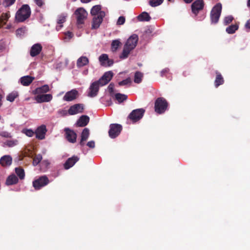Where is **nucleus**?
I'll return each mask as SVG.
<instances>
[{"label":"nucleus","mask_w":250,"mask_h":250,"mask_svg":"<svg viewBox=\"0 0 250 250\" xmlns=\"http://www.w3.org/2000/svg\"><path fill=\"white\" fill-rule=\"evenodd\" d=\"M31 11L28 5H23L17 12L16 19L19 22H22L27 19L30 15Z\"/></svg>","instance_id":"1"},{"label":"nucleus","mask_w":250,"mask_h":250,"mask_svg":"<svg viewBox=\"0 0 250 250\" xmlns=\"http://www.w3.org/2000/svg\"><path fill=\"white\" fill-rule=\"evenodd\" d=\"M168 103L163 98H158L155 102V111L159 114L163 113L167 109Z\"/></svg>","instance_id":"2"},{"label":"nucleus","mask_w":250,"mask_h":250,"mask_svg":"<svg viewBox=\"0 0 250 250\" xmlns=\"http://www.w3.org/2000/svg\"><path fill=\"white\" fill-rule=\"evenodd\" d=\"M222 11V5L217 3L212 9L210 12V19L212 23H217L219 19Z\"/></svg>","instance_id":"3"},{"label":"nucleus","mask_w":250,"mask_h":250,"mask_svg":"<svg viewBox=\"0 0 250 250\" xmlns=\"http://www.w3.org/2000/svg\"><path fill=\"white\" fill-rule=\"evenodd\" d=\"M145 110L143 108L134 109L129 114L128 119L132 123H135L142 118Z\"/></svg>","instance_id":"4"},{"label":"nucleus","mask_w":250,"mask_h":250,"mask_svg":"<svg viewBox=\"0 0 250 250\" xmlns=\"http://www.w3.org/2000/svg\"><path fill=\"white\" fill-rule=\"evenodd\" d=\"M78 24H83L87 17V12L82 7L78 8L74 13Z\"/></svg>","instance_id":"5"},{"label":"nucleus","mask_w":250,"mask_h":250,"mask_svg":"<svg viewBox=\"0 0 250 250\" xmlns=\"http://www.w3.org/2000/svg\"><path fill=\"white\" fill-rule=\"evenodd\" d=\"M49 183V180L45 175L41 176L33 182V186L35 189H40L41 188L46 186Z\"/></svg>","instance_id":"6"},{"label":"nucleus","mask_w":250,"mask_h":250,"mask_svg":"<svg viewBox=\"0 0 250 250\" xmlns=\"http://www.w3.org/2000/svg\"><path fill=\"white\" fill-rule=\"evenodd\" d=\"M122 129L121 125L113 124L110 125V129L108 131L109 136L111 138H115L119 135Z\"/></svg>","instance_id":"7"},{"label":"nucleus","mask_w":250,"mask_h":250,"mask_svg":"<svg viewBox=\"0 0 250 250\" xmlns=\"http://www.w3.org/2000/svg\"><path fill=\"white\" fill-rule=\"evenodd\" d=\"M65 132V136L66 140L71 143H74L76 142L77 134L73 131L68 128H65L64 129Z\"/></svg>","instance_id":"8"},{"label":"nucleus","mask_w":250,"mask_h":250,"mask_svg":"<svg viewBox=\"0 0 250 250\" xmlns=\"http://www.w3.org/2000/svg\"><path fill=\"white\" fill-rule=\"evenodd\" d=\"M204 2L203 0H196L191 4L192 12L195 15H197L199 11L204 8Z\"/></svg>","instance_id":"9"},{"label":"nucleus","mask_w":250,"mask_h":250,"mask_svg":"<svg viewBox=\"0 0 250 250\" xmlns=\"http://www.w3.org/2000/svg\"><path fill=\"white\" fill-rule=\"evenodd\" d=\"M83 109L84 108L83 104H75L69 107L68 110V113L70 115L81 113L83 112Z\"/></svg>","instance_id":"10"},{"label":"nucleus","mask_w":250,"mask_h":250,"mask_svg":"<svg viewBox=\"0 0 250 250\" xmlns=\"http://www.w3.org/2000/svg\"><path fill=\"white\" fill-rule=\"evenodd\" d=\"M100 86H101V83L98 81L92 83L89 88V91L88 96L90 97H95L98 94Z\"/></svg>","instance_id":"11"},{"label":"nucleus","mask_w":250,"mask_h":250,"mask_svg":"<svg viewBox=\"0 0 250 250\" xmlns=\"http://www.w3.org/2000/svg\"><path fill=\"white\" fill-rule=\"evenodd\" d=\"M79 95V92L76 89L67 92L63 97L64 101L70 102L75 100Z\"/></svg>","instance_id":"12"},{"label":"nucleus","mask_w":250,"mask_h":250,"mask_svg":"<svg viewBox=\"0 0 250 250\" xmlns=\"http://www.w3.org/2000/svg\"><path fill=\"white\" fill-rule=\"evenodd\" d=\"M99 61L101 65L104 67L110 66L114 63L113 60L109 59L108 55L106 54H102L99 58Z\"/></svg>","instance_id":"13"},{"label":"nucleus","mask_w":250,"mask_h":250,"mask_svg":"<svg viewBox=\"0 0 250 250\" xmlns=\"http://www.w3.org/2000/svg\"><path fill=\"white\" fill-rule=\"evenodd\" d=\"M105 15L104 12H101L99 16H95L93 18L92 23V29H97L100 27Z\"/></svg>","instance_id":"14"},{"label":"nucleus","mask_w":250,"mask_h":250,"mask_svg":"<svg viewBox=\"0 0 250 250\" xmlns=\"http://www.w3.org/2000/svg\"><path fill=\"white\" fill-rule=\"evenodd\" d=\"M138 41V36L136 34H133L127 39L125 45L130 49L133 50L136 47Z\"/></svg>","instance_id":"15"},{"label":"nucleus","mask_w":250,"mask_h":250,"mask_svg":"<svg viewBox=\"0 0 250 250\" xmlns=\"http://www.w3.org/2000/svg\"><path fill=\"white\" fill-rule=\"evenodd\" d=\"M47 132L46 126L42 125L38 127L35 131L36 137L37 139L42 140L45 138V135Z\"/></svg>","instance_id":"16"},{"label":"nucleus","mask_w":250,"mask_h":250,"mask_svg":"<svg viewBox=\"0 0 250 250\" xmlns=\"http://www.w3.org/2000/svg\"><path fill=\"white\" fill-rule=\"evenodd\" d=\"M113 73L111 71L105 72L98 81L101 83V86L106 84L112 79Z\"/></svg>","instance_id":"17"},{"label":"nucleus","mask_w":250,"mask_h":250,"mask_svg":"<svg viewBox=\"0 0 250 250\" xmlns=\"http://www.w3.org/2000/svg\"><path fill=\"white\" fill-rule=\"evenodd\" d=\"M52 95L50 94H41L37 95L35 99L38 103L49 102L52 100Z\"/></svg>","instance_id":"18"},{"label":"nucleus","mask_w":250,"mask_h":250,"mask_svg":"<svg viewBox=\"0 0 250 250\" xmlns=\"http://www.w3.org/2000/svg\"><path fill=\"white\" fill-rule=\"evenodd\" d=\"M79 160V158L76 156H73L69 158L63 165L65 169H68L72 167Z\"/></svg>","instance_id":"19"},{"label":"nucleus","mask_w":250,"mask_h":250,"mask_svg":"<svg viewBox=\"0 0 250 250\" xmlns=\"http://www.w3.org/2000/svg\"><path fill=\"white\" fill-rule=\"evenodd\" d=\"M42 50V46L40 43L34 44L31 48L30 55L31 57H35L39 55Z\"/></svg>","instance_id":"20"},{"label":"nucleus","mask_w":250,"mask_h":250,"mask_svg":"<svg viewBox=\"0 0 250 250\" xmlns=\"http://www.w3.org/2000/svg\"><path fill=\"white\" fill-rule=\"evenodd\" d=\"M50 88L47 84H44L43 86L36 88L32 91V93L34 95H41L49 91Z\"/></svg>","instance_id":"21"},{"label":"nucleus","mask_w":250,"mask_h":250,"mask_svg":"<svg viewBox=\"0 0 250 250\" xmlns=\"http://www.w3.org/2000/svg\"><path fill=\"white\" fill-rule=\"evenodd\" d=\"M89 122V118L86 115H82L77 122V126L83 127L86 126Z\"/></svg>","instance_id":"22"},{"label":"nucleus","mask_w":250,"mask_h":250,"mask_svg":"<svg viewBox=\"0 0 250 250\" xmlns=\"http://www.w3.org/2000/svg\"><path fill=\"white\" fill-rule=\"evenodd\" d=\"M12 158L10 155H4L0 159V164L3 167H7L12 164Z\"/></svg>","instance_id":"23"},{"label":"nucleus","mask_w":250,"mask_h":250,"mask_svg":"<svg viewBox=\"0 0 250 250\" xmlns=\"http://www.w3.org/2000/svg\"><path fill=\"white\" fill-rule=\"evenodd\" d=\"M34 79V77L27 75L21 77L20 80L22 85L28 86Z\"/></svg>","instance_id":"24"},{"label":"nucleus","mask_w":250,"mask_h":250,"mask_svg":"<svg viewBox=\"0 0 250 250\" xmlns=\"http://www.w3.org/2000/svg\"><path fill=\"white\" fill-rule=\"evenodd\" d=\"M89 136V130L87 128H85L83 130L81 135V141L80 144L82 146L84 145V142L87 140Z\"/></svg>","instance_id":"25"},{"label":"nucleus","mask_w":250,"mask_h":250,"mask_svg":"<svg viewBox=\"0 0 250 250\" xmlns=\"http://www.w3.org/2000/svg\"><path fill=\"white\" fill-rule=\"evenodd\" d=\"M18 177L15 174H11L6 179L5 184L8 186L15 185L18 183Z\"/></svg>","instance_id":"26"},{"label":"nucleus","mask_w":250,"mask_h":250,"mask_svg":"<svg viewBox=\"0 0 250 250\" xmlns=\"http://www.w3.org/2000/svg\"><path fill=\"white\" fill-rule=\"evenodd\" d=\"M88 63V59L86 57L82 56L77 60V66L78 67H81L86 65Z\"/></svg>","instance_id":"27"},{"label":"nucleus","mask_w":250,"mask_h":250,"mask_svg":"<svg viewBox=\"0 0 250 250\" xmlns=\"http://www.w3.org/2000/svg\"><path fill=\"white\" fill-rule=\"evenodd\" d=\"M66 15H61L58 17L57 20L58 25L56 26L57 30H60L63 26V23L66 21Z\"/></svg>","instance_id":"28"},{"label":"nucleus","mask_w":250,"mask_h":250,"mask_svg":"<svg viewBox=\"0 0 250 250\" xmlns=\"http://www.w3.org/2000/svg\"><path fill=\"white\" fill-rule=\"evenodd\" d=\"M101 12H104L101 11V6L100 5H96L94 6L91 9L90 13L93 16H99Z\"/></svg>","instance_id":"29"},{"label":"nucleus","mask_w":250,"mask_h":250,"mask_svg":"<svg viewBox=\"0 0 250 250\" xmlns=\"http://www.w3.org/2000/svg\"><path fill=\"white\" fill-rule=\"evenodd\" d=\"M224 83V79L220 73L216 72V77L214 82L216 87H218Z\"/></svg>","instance_id":"30"},{"label":"nucleus","mask_w":250,"mask_h":250,"mask_svg":"<svg viewBox=\"0 0 250 250\" xmlns=\"http://www.w3.org/2000/svg\"><path fill=\"white\" fill-rule=\"evenodd\" d=\"M131 50V49H130L129 48L124 45L123 52L120 56V58L121 59L126 58Z\"/></svg>","instance_id":"31"},{"label":"nucleus","mask_w":250,"mask_h":250,"mask_svg":"<svg viewBox=\"0 0 250 250\" xmlns=\"http://www.w3.org/2000/svg\"><path fill=\"white\" fill-rule=\"evenodd\" d=\"M143 78V73L140 71H137L134 74V82L135 83H139L142 82Z\"/></svg>","instance_id":"32"},{"label":"nucleus","mask_w":250,"mask_h":250,"mask_svg":"<svg viewBox=\"0 0 250 250\" xmlns=\"http://www.w3.org/2000/svg\"><path fill=\"white\" fill-rule=\"evenodd\" d=\"M138 20L140 21H149L150 20V17L149 14L146 12H143L140 14L138 17Z\"/></svg>","instance_id":"33"},{"label":"nucleus","mask_w":250,"mask_h":250,"mask_svg":"<svg viewBox=\"0 0 250 250\" xmlns=\"http://www.w3.org/2000/svg\"><path fill=\"white\" fill-rule=\"evenodd\" d=\"M238 29V25L237 24H232L226 28V32L228 34H233Z\"/></svg>","instance_id":"34"},{"label":"nucleus","mask_w":250,"mask_h":250,"mask_svg":"<svg viewBox=\"0 0 250 250\" xmlns=\"http://www.w3.org/2000/svg\"><path fill=\"white\" fill-rule=\"evenodd\" d=\"M121 44V42L119 40H113L111 43V50L113 52L116 51Z\"/></svg>","instance_id":"35"},{"label":"nucleus","mask_w":250,"mask_h":250,"mask_svg":"<svg viewBox=\"0 0 250 250\" xmlns=\"http://www.w3.org/2000/svg\"><path fill=\"white\" fill-rule=\"evenodd\" d=\"M15 172L20 179H23L25 176L24 170L20 167L15 168Z\"/></svg>","instance_id":"36"},{"label":"nucleus","mask_w":250,"mask_h":250,"mask_svg":"<svg viewBox=\"0 0 250 250\" xmlns=\"http://www.w3.org/2000/svg\"><path fill=\"white\" fill-rule=\"evenodd\" d=\"M116 99L119 102L122 103L127 99V96L121 93H117L115 95Z\"/></svg>","instance_id":"37"},{"label":"nucleus","mask_w":250,"mask_h":250,"mask_svg":"<svg viewBox=\"0 0 250 250\" xmlns=\"http://www.w3.org/2000/svg\"><path fill=\"white\" fill-rule=\"evenodd\" d=\"M18 96V93L17 92H13L10 94H9L7 97L6 99L7 101H10V102H13L15 99Z\"/></svg>","instance_id":"38"},{"label":"nucleus","mask_w":250,"mask_h":250,"mask_svg":"<svg viewBox=\"0 0 250 250\" xmlns=\"http://www.w3.org/2000/svg\"><path fill=\"white\" fill-rule=\"evenodd\" d=\"M18 143V141L17 140H7L4 143V145L8 147H13L16 146Z\"/></svg>","instance_id":"39"},{"label":"nucleus","mask_w":250,"mask_h":250,"mask_svg":"<svg viewBox=\"0 0 250 250\" xmlns=\"http://www.w3.org/2000/svg\"><path fill=\"white\" fill-rule=\"evenodd\" d=\"M164 0H149V3L152 7H156L161 4Z\"/></svg>","instance_id":"40"},{"label":"nucleus","mask_w":250,"mask_h":250,"mask_svg":"<svg viewBox=\"0 0 250 250\" xmlns=\"http://www.w3.org/2000/svg\"><path fill=\"white\" fill-rule=\"evenodd\" d=\"M9 17L10 14L9 13H2L0 16V22H5Z\"/></svg>","instance_id":"41"},{"label":"nucleus","mask_w":250,"mask_h":250,"mask_svg":"<svg viewBox=\"0 0 250 250\" xmlns=\"http://www.w3.org/2000/svg\"><path fill=\"white\" fill-rule=\"evenodd\" d=\"M42 160V156L41 154H38L35 156L33 161V164L34 166H37Z\"/></svg>","instance_id":"42"},{"label":"nucleus","mask_w":250,"mask_h":250,"mask_svg":"<svg viewBox=\"0 0 250 250\" xmlns=\"http://www.w3.org/2000/svg\"><path fill=\"white\" fill-rule=\"evenodd\" d=\"M131 83V79L130 78H127L126 79L122 81L119 82L118 84L120 86H123V85L130 84Z\"/></svg>","instance_id":"43"},{"label":"nucleus","mask_w":250,"mask_h":250,"mask_svg":"<svg viewBox=\"0 0 250 250\" xmlns=\"http://www.w3.org/2000/svg\"><path fill=\"white\" fill-rule=\"evenodd\" d=\"M16 0H3L2 4L4 7H9L13 4Z\"/></svg>","instance_id":"44"},{"label":"nucleus","mask_w":250,"mask_h":250,"mask_svg":"<svg viewBox=\"0 0 250 250\" xmlns=\"http://www.w3.org/2000/svg\"><path fill=\"white\" fill-rule=\"evenodd\" d=\"M233 20V18L232 16H229L225 18L224 20V22L225 25H227L230 22H232V21Z\"/></svg>","instance_id":"45"},{"label":"nucleus","mask_w":250,"mask_h":250,"mask_svg":"<svg viewBox=\"0 0 250 250\" xmlns=\"http://www.w3.org/2000/svg\"><path fill=\"white\" fill-rule=\"evenodd\" d=\"M23 132L28 137H32L35 134L32 129H25L23 130Z\"/></svg>","instance_id":"46"},{"label":"nucleus","mask_w":250,"mask_h":250,"mask_svg":"<svg viewBox=\"0 0 250 250\" xmlns=\"http://www.w3.org/2000/svg\"><path fill=\"white\" fill-rule=\"evenodd\" d=\"M125 18L123 16H120L117 21V25H122L125 22Z\"/></svg>","instance_id":"47"},{"label":"nucleus","mask_w":250,"mask_h":250,"mask_svg":"<svg viewBox=\"0 0 250 250\" xmlns=\"http://www.w3.org/2000/svg\"><path fill=\"white\" fill-rule=\"evenodd\" d=\"M0 136L5 138H10L11 135L10 133L6 131H3L0 133Z\"/></svg>","instance_id":"48"},{"label":"nucleus","mask_w":250,"mask_h":250,"mask_svg":"<svg viewBox=\"0 0 250 250\" xmlns=\"http://www.w3.org/2000/svg\"><path fill=\"white\" fill-rule=\"evenodd\" d=\"M87 146L90 148H94L95 147V142L93 141H91L87 143Z\"/></svg>","instance_id":"49"},{"label":"nucleus","mask_w":250,"mask_h":250,"mask_svg":"<svg viewBox=\"0 0 250 250\" xmlns=\"http://www.w3.org/2000/svg\"><path fill=\"white\" fill-rule=\"evenodd\" d=\"M36 3L40 7H41L43 4V1L42 0H34Z\"/></svg>","instance_id":"50"},{"label":"nucleus","mask_w":250,"mask_h":250,"mask_svg":"<svg viewBox=\"0 0 250 250\" xmlns=\"http://www.w3.org/2000/svg\"><path fill=\"white\" fill-rule=\"evenodd\" d=\"M59 114L62 116H65L68 113V111H67L65 110H62L59 111Z\"/></svg>","instance_id":"51"},{"label":"nucleus","mask_w":250,"mask_h":250,"mask_svg":"<svg viewBox=\"0 0 250 250\" xmlns=\"http://www.w3.org/2000/svg\"><path fill=\"white\" fill-rule=\"evenodd\" d=\"M245 26L246 29L250 30V19L247 21Z\"/></svg>","instance_id":"52"},{"label":"nucleus","mask_w":250,"mask_h":250,"mask_svg":"<svg viewBox=\"0 0 250 250\" xmlns=\"http://www.w3.org/2000/svg\"><path fill=\"white\" fill-rule=\"evenodd\" d=\"M169 72V69L166 68V69H163L162 71H161V75L162 76H164L165 75L166 73H167L168 72Z\"/></svg>","instance_id":"53"},{"label":"nucleus","mask_w":250,"mask_h":250,"mask_svg":"<svg viewBox=\"0 0 250 250\" xmlns=\"http://www.w3.org/2000/svg\"><path fill=\"white\" fill-rule=\"evenodd\" d=\"M92 0H81V1L82 2V3H88V2H89L90 1H91Z\"/></svg>","instance_id":"54"},{"label":"nucleus","mask_w":250,"mask_h":250,"mask_svg":"<svg viewBox=\"0 0 250 250\" xmlns=\"http://www.w3.org/2000/svg\"><path fill=\"white\" fill-rule=\"evenodd\" d=\"M113 85L111 84H110L108 86V88L111 91H113Z\"/></svg>","instance_id":"55"},{"label":"nucleus","mask_w":250,"mask_h":250,"mask_svg":"<svg viewBox=\"0 0 250 250\" xmlns=\"http://www.w3.org/2000/svg\"><path fill=\"white\" fill-rule=\"evenodd\" d=\"M185 2L187 3H189L192 1L193 0H183Z\"/></svg>","instance_id":"56"},{"label":"nucleus","mask_w":250,"mask_h":250,"mask_svg":"<svg viewBox=\"0 0 250 250\" xmlns=\"http://www.w3.org/2000/svg\"><path fill=\"white\" fill-rule=\"evenodd\" d=\"M247 6L249 7H250V0H248V2H247Z\"/></svg>","instance_id":"57"},{"label":"nucleus","mask_w":250,"mask_h":250,"mask_svg":"<svg viewBox=\"0 0 250 250\" xmlns=\"http://www.w3.org/2000/svg\"><path fill=\"white\" fill-rule=\"evenodd\" d=\"M2 96L0 94V103H1V100H2Z\"/></svg>","instance_id":"58"},{"label":"nucleus","mask_w":250,"mask_h":250,"mask_svg":"<svg viewBox=\"0 0 250 250\" xmlns=\"http://www.w3.org/2000/svg\"><path fill=\"white\" fill-rule=\"evenodd\" d=\"M29 100V98L26 99V100Z\"/></svg>","instance_id":"59"},{"label":"nucleus","mask_w":250,"mask_h":250,"mask_svg":"<svg viewBox=\"0 0 250 250\" xmlns=\"http://www.w3.org/2000/svg\"><path fill=\"white\" fill-rule=\"evenodd\" d=\"M168 1H173V0H168Z\"/></svg>","instance_id":"60"},{"label":"nucleus","mask_w":250,"mask_h":250,"mask_svg":"<svg viewBox=\"0 0 250 250\" xmlns=\"http://www.w3.org/2000/svg\"><path fill=\"white\" fill-rule=\"evenodd\" d=\"M1 116L0 115V119H1Z\"/></svg>","instance_id":"61"}]
</instances>
